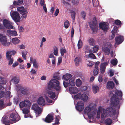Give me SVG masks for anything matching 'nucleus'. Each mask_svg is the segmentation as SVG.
Instances as JSON below:
<instances>
[{"label": "nucleus", "mask_w": 125, "mask_h": 125, "mask_svg": "<svg viewBox=\"0 0 125 125\" xmlns=\"http://www.w3.org/2000/svg\"><path fill=\"white\" fill-rule=\"evenodd\" d=\"M120 108L119 98L115 95L111 98V106L107 108L105 110L103 108L102 109L101 118H104L107 115H110V117H113L116 114H118L119 110Z\"/></svg>", "instance_id": "1"}, {"label": "nucleus", "mask_w": 125, "mask_h": 125, "mask_svg": "<svg viewBox=\"0 0 125 125\" xmlns=\"http://www.w3.org/2000/svg\"><path fill=\"white\" fill-rule=\"evenodd\" d=\"M53 79L51 80L48 83V89L51 90L53 89L58 94L62 91V88L60 82L58 81L60 79V77L57 76H54Z\"/></svg>", "instance_id": "2"}, {"label": "nucleus", "mask_w": 125, "mask_h": 125, "mask_svg": "<svg viewBox=\"0 0 125 125\" xmlns=\"http://www.w3.org/2000/svg\"><path fill=\"white\" fill-rule=\"evenodd\" d=\"M93 20H94V21H92L89 23V26L91 30L93 32H97L98 31V26L97 24V21L96 20V18L94 17Z\"/></svg>", "instance_id": "3"}, {"label": "nucleus", "mask_w": 125, "mask_h": 125, "mask_svg": "<svg viewBox=\"0 0 125 125\" xmlns=\"http://www.w3.org/2000/svg\"><path fill=\"white\" fill-rule=\"evenodd\" d=\"M0 42L4 46H8L10 44V42H8L6 36L2 34H0Z\"/></svg>", "instance_id": "4"}, {"label": "nucleus", "mask_w": 125, "mask_h": 125, "mask_svg": "<svg viewBox=\"0 0 125 125\" xmlns=\"http://www.w3.org/2000/svg\"><path fill=\"white\" fill-rule=\"evenodd\" d=\"M10 15L13 20L15 22H19L20 21L19 14L17 11H13L10 12Z\"/></svg>", "instance_id": "5"}, {"label": "nucleus", "mask_w": 125, "mask_h": 125, "mask_svg": "<svg viewBox=\"0 0 125 125\" xmlns=\"http://www.w3.org/2000/svg\"><path fill=\"white\" fill-rule=\"evenodd\" d=\"M17 9L20 13L22 14V17L23 18H26L27 17L28 11L23 7H18Z\"/></svg>", "instance_id": "6"}, {"label": "nucleus", "mask_w": 125, "mask_h": 125, "mask_svg": "<svg viewBox=\"0 0 125 125\" xmlns=\"http://www.w3.org/2000/svg\"><path fill=\"white\" fill-rule=\"evenodd\" d=\"M31 105L30 102L28 100H25L21 102L19 104L20 108H22L24 107H29Z\"/></svg>", "instance_id": "7"}, {"label": "nucleus", "mask_w": 125, "mask_h": 125, "mask_svg": "<svg viewBox=\"0 0 125 125\" xmlns=\"http://www.w3.org/2000/svg\"><path fill=\"white\" fill-rule=\"evenodd\" d=\"M106 22H101L99 24V28L104 32H107L108 30V26Z\"/></svg>", "instance_id": "8"}, {"label": "nucleus", "mask_w": 125, "mask_h": 125, "mask_svg": "<svg viewBox=\"0 0 125 125\" xmlns=\"http://www.w3.org/2000/svg\"><path fill=\"white\" fill-rule=\"evenodd\" d=\"M10 119L11 121L16 122L20 119V117L18 115L14 113H12L10 115Z\"/></svg>", "instance_id": "9"}, {"label": "nucleus", "mask_w": 125, "mask_h": 125, "mask_svg": "<svg viewBox=\"0 0 125 125\" xmlns=\"http://www.w3.org/2000/svg\"><path fill=\"white\" fill-rule=\"evenodd\" d=\"M54 114L53 113L51 114H49L46 117L45 119H43L45 122L47 123H50L52 122L53 120Z\"/></svg>", "instance_id": "10"}, {"label": "nucleus", "mask_w": 125, "mask_h": 125, "mask_svg": "<svg viewBox=\"0 0 125 125\" xmlns=\"http://www.w3.org/2000/svg\"><path fill=\"white\" fill-rule=\"evenodd\" d=\"M32 109L34 111L35 113L39 115L41 113V109L37 104H34L32 105Z\"/></svg>", "instance_id": "11"}, {"label": "nucleus", "mask_w": 125, "mask_h": 125, "mask_svg": "<svg viewBox=\"0 0 125 125\" xmlns=\"http://www.w3.org/2000/svg\"><path fill=\"white\" fill-rule=\"evenodd\" d=\"M3 24L4 27L7 29H11L13 28V26L11 25L10 21L6 19L3 20Z\"/></svg>", "instance_id": "12"}, {"label": "nucleus", "mask_w": 125, "mask_h": 125, "mask_svg": "<svg viewBox=\"0 0 125 125\" xmlns=\"http://www.w3.org/2000/svg\"><path fill=\"white\" fill-rule=\"evenodd\" d=\"M76 109L79 112H81L84 109V104L82 101H78L75 106Z\"/></svg>", "instance_id": "13"}, {"label": "nucleus", "mask_w": 125, "mask_h": 125, "mask_svg": "<svg viewBox=\"0 0 125 125\" xmlns=\"http://www.w3.org/2000/svg\"><path fill=\"white\" fill-rule=\"evenodd\" d=\"M1 121L2 123L5 125H9L12 123L7 116H4L2 118Z\"/></svg>", "instance_id": "14"}, {"label": "nucleus", "mask_w": 125, "mask_h": 125, "mask_svg": "<svg viewBox=\"0 0 125 125\" xmlns=\"http://www.w3.org/2000/svg\"><path fill=\"white\" fill-rule=\"evenodd\" d=\"M108 64V62H106L101 64L100 66V70L102 73H104L106 66Z\"/></svg>", "instance_id": "15"}, {"label": "nucleus", "mask_w": 125, "mask_h": 125, "mask_svg": "<svg viewBox=\"0 0 125 125\" xmlns=\"http://www.w3.org/2000/svg\"><path fill=\"white\" fill-rule=\"evenodd\" d=\"M123 37L121 36L116 37L115 38L116 43L119 45L123 41Z\"/></svg>", "instance_id": "16"}, {"label": "nucleus", "mask_w": 125, "mask_h": 125, "mask_svg": "<svg viewBox=\"0 0 125 125\" xmlns=\"http://www.w3.org/2000/svg\"><path fill=\"white\" fill-rule=\"evenodd\" d=\"M69 91L71 94H75L77 93L78 92V88L75 87H71L69 88Z\"/></svg>", "instance_id": "17"}, {"label": "nucleus", "mask_w": 125, "mask_h": 125, "mask_svg": "<svg viewBox=\"0 0 125 125\" xmlns=\"http://www.w3.org/2000/svg\"><path fill=\"white\" fill-rule=\"evenodd\" d=\"M114 85L115 84L113 81H108L107 83L106 87L108 89H112L114 88Z\"/></svg>", "instance_id": "18"}, {"label": "nucleus", "mask_w": 125, "mask_h": 125, "mask_svg": "<svg viewBox=\"0 0 125 125\" xmlns=\"http://www.w3.org/2000/svg\"><path fill=\"white\" fill-rule=\"evenodd\" d=\"M16 53V51L14 50L11 51H8L6 52V56H7V57L8 58H10L11 57L12 55H15Z\"/></svg>", "instance_id": "19"}, {"label": "nucleus", "mask_w": 125, "mask_h": 125, "mask_svg": "<svg viewBox=\"0 0 125 125\" xmlns=\"http://www.w3.org/2000/svg\"><path fill=\"white\" fill-rule=\"evenodd\" d=\"M47 93L50 98L53 99L55 97L56 95L55 92L52 91H49Z\"/></svg>", "instance_id": "20"}, {"label": "nucleus", "mask_w": 125, "mask_h": 125, "mask_svg": "<svg viewBox=\"0 0 125 125\" xmlns=\"http://www.w3.org/2000/svg\"><path fill=\"white\" fill-rule=\"evenodd\" d=\"M19 77L17 76H15L12 78L11 81L13 82L15 84H17L19 83Z\"/></svg>", "instance_id": "21"}, {"label": "nucleus", "mask_w": 125, "mask_h": 125, "mask_svg": "<svg viewBox=\"0 0 125 125\" xmlns=\"http://www.w3.org/2000/svg\"><path fill=\"white\" fill-rule=\"evenodd\" d=\"M88 41L90 46H94L95 44V40L93 38H89Z\"/></svg>", "instance_id": "22"}, {"label": "nucleus", "mask_w": 125, "mask_h": 125, "mask_svg": "<svg viewBox=\"0 0 125 125\" xmlns=\"http://www.w3.org/2000/svg\"><path fill=\"white\" fill-rule=\"evenodd\" d=\"M45 103V100L42 97H41L39 98L38 101L37 103L40 105H42L43 104V105H44L43 104Z\"/></svg>", "instance_id": "23"}, {"label": "nucleus", "mask_w": 125, "mask_h": 125, "mask_svg": "<svg viewBox=\"0 0 125 125\" xmlns=\"http://www.w3.org/2000/svg\"><path fill=\"white\" fill-rule=\"evenodd\" d=\"M103 51L104 52L105 54L106 55H109L110 53V50L108 47H104L103 48Z\"/></svg>", "instance_id": "24"}, {"label": "nucleus", "mask_w": 125, "mask_h": 125, "mask_svg": "<svg viewBox=\"0 0 125 125\" xmlns=\"http://www.w3.org/2000/svg\"><path fill=\"white\" fill-rule=\"evenodd\" d=\"M72 76L71 74H66V75H63L62 78L66 81H68L71 78Z\"/></svg>", "instance_id": "25"}, {"label": "nucleus", "mask_w": 125, "mask_h": 125, "mask_svg": "<svg viewBox=\"0 0 125 125\" xmlns=\"http://www.w3.org/2000/svg\"><path fill=\"white\" fill-rule=\"evenodd\" d=\"M116 95H117V96H119L122 97V92L118 90H117L115 91V95H113V96H112L111 98L113 96H114L115 95L117 97H118L119 98V103L120 104V102H119V98H118V96H117Z\"/></svg>", "instance_id": "26"}, {"label": "nucleus", "mask_w": 125, "mask_h": 125, "mask_svg": "<svg viewBox=\"0 0 125 125\" xmlns=\"http://www.w3.org/2000/svg\"><path fill=\"white\" fill-rule=\"evenodd\" d=\"M29 92V90L27 88L22 89L21 91V94L25 95H27Z\"/></svg>", "instance_id": "27"}, {"label": "nucleus", "mask_w": 125, "mask_h": 125, "mask_svg": "<svg viewBox=\"0 0 125 125\" xmlns=\"http://www.w3.org/2000/svg\"><path fill=\"white\" fill-rule=\"evenodd\" d=\"M59 118L60 119V118L59 115H58V116H56L55 119V123H53L52 125H58L60 124V122L59 121Z\"/></svg>", "instance_id": "28"}, {"label": "nucleus", "mask_w": 125, "mask_h": 125, "mask_svg": "<svg viewBox=\"0 0 125 125\" xmlns=\"http://www.w3.org/2000/svg\"><path fill=\"white\" fill-rule=\"evenodd\" d=\"M92 88L93 93L94 94L96 93L98 91H99V88L98 86L94 85L93 86Z\"/></svg>", "instance_id": "29"}, {"label": "nucleus", "mask_w": 125, "mask_h": 125, "mask_svg": "<svg viewBox=\"0 0 125 125\" xmlns=\"http://www.w3.org/2000/svg\"><path fill=\"white\" fill-rule=\"evenodd\" d=\"M92 108L89 106H87L85 109L84 112L85 114H88L89 112H90Z\"/></svg>", "instance_id": "30"}, {"label": "nucleus", "mask_w": 125, "mask_h": 125, "mask_svg": "<svg viewBox=\"0 0 125 125\" xmlns=\"http://www.w3.org/2000/svg\"><path fill=\"white\" fill-rule=\"evenodd\" d=\"M88 96L84 94H81V99L84 101H86L87 100Z\"/></svg>", "instance_id": "31"}, {"label": "nucleus", "mask_w": 125, "mask_h": 125, "mask_svg": "<svg viewBox=\"0 0 125 125\" xmlns=\"http://www.w3.org/2000/svg\"><path fill=\"white\" fill-rule=\"evenodd\" d=\"M20 40L17 38H13L12 39V42L14 44H16L18 43Z\"/></svg>", "instance_id": "32"}, {"label": "nucleus", "mask_w": 125, "mask_h": 125, "mask_svg": "<svg viewBox=\"0 0 125 125\" xmlns=\"http://www.w3.org/2000/svg\"><path fill=\"white\" fill-rule=\"evenodd\" d=\"M104 122L106 125H111L112 123V121L110 118H107L105 120Z\"/></svg>", "instance_id": "33"}, {"label": "nucleus", "mask_w": 125, "mask_h": 125, "mask_svg": "<svg viewBox=\"0 0 125 125\" xmlns=\"http://www.w3.org/2000/svg\"><path fill=\"white\" fill-rule=\"evenodd\" d=\"M74 62L76 65L78 66L79 64L81 62L80 58L76 57L74 59Z\"/></svg>", "instance_id": "34"}, {"label": "nucleus", "mask_w": 125, "mask_h": 125, "mask_svg": "<svg viewBox=\"0 0 125 125\" xmlns=\"http://www.w3.org/2000/svg\"><path fill=\"white\" fill-rule=\"evenodd\" d=\"M99 46L98 45H96L93 48V52L94 53H96L99 50Z\"/></svg>", "instance_id": "35"}, {"label": "nucleus", "mask_w": 125, "mask_h": 125, "mask_svg": "<svg viewBox=\"0 0 125 125\" xmlns=\"http://www.w3.org/2000/svg\"><path fill=\"white\" fill-rule=\"evenodd\" d=\"M76 84L77 86L78 87L80 86L82 84V81L81 80L78 79H77L76 81Z\"/></svg>", "instance_id": "36"}, {"label": "nucleus", "mask_w": 125, "mask_h": 125, "mask_svg": "<svg viewBox=\"0 0 125 125\" xmlns=\"http://www.w3.org/2000/svg\"><path fill=\"white\" fill-rule=\"evenodd\" d=\"M6 107L5 105L4 104L3 101L0 100V110H1Z\"/></svg>", "instance_id": "37"}, {"label": "nucleus", "mask_w": 125, "mask_h": 125, "mask_svg": "<svg viewBox=\"0 0 125 125\" xmlns=\"http://www.w3.org/2000/svg\"><path fill=\"white\" fill-rule=\"evenodd\" d=\"M69 85L71 86H74L75 85L74 80L73 78H71L69 79Z\"/></svg>", "instance_id": "38"}, {"label": "nucleus", "mask_w": 125, "mask_h": 125, "mask_svg": "<svg viewBox=\"0 0 125 125\" xmlns=\"http://www.w3.org/2000/svg\"><path fill=\"white\" fill-rule=\"evenodd\" d=\"M7 59L8 60H9L8 63V65H11L13 63V58H8L7 57V56H6Z\"/></svg>", "instance_id": "39"}, {"label": "nucleus", "mask_w": 125, "mask_h": 125, "mask_svg": "<svg viewBox=\"0 0 125 125\" xmlns=\"http://www.w3.org/2000/svg\"><path fill=\"white\" fill-rule=\"evenodd\" d=\"M54 52L53 54L55 56L58 55V49L57 47L54 46L53 47Z\"/></svg>", "instance_id": "40"}, {"label": "nucleus", "mask_w": 125, "mask_h": 125, "mask_svg": "<svg viewBox=\"0 0 125 125\" xmlns=\"http://www.w3.org/2000/svg\"><path fill=\"white\" fill-rule=\"evenodd\" d=\"M117 62V60L116 59H113L111 61V63L114 65H116Z\"/></svg>", "instance_id": "41"}, {"label": "nucleus", "mask_w": 125, "mask_h": 125, "mask_svg": "<svg viewBox=\"0 0 125 125\" xmlns=\"http://www.w3.org/2000/svg\"><path fill=\"white\" fill-rule=\"evenodd\" d=\"M95 114V112H89L88 114H87L90 118H93L94 117V115Z\"/></svg>", "instance_id": "42"}, {"label": "nucleus", "mask_w": 125, "mask_h": 125, "mask_svg": "<svg viewBox=\"0 0 125 125\" xmlns=\"http://www.w3.org/2000/svg\"><path fill=\"white\" fill-rule=\"evenodd\" d=\"M70 13L72 18L73 19V20H75L76 15V13L74 11L72 10L71 11Z\"/></svg>", "instance_id": "43"}, {"label": "nucleus", "mask_w": 125, "mask_h": 125, "mask_svg": "<svg viewBox=\"0 0 125 125\" xmlns=\"http://www.w3.org/2000/svg\"><path fill=\"white\" fill-rule=\"evenodd\" d=\"M77 46L78 49L81 48L82 46V42L81 39H80L78 42Z\"/></svg>", "instance_id": "44"}, {"label": "nucleus", "mask_w": 125, "mask_h": 125, "mask_svg": "<svg viewBox=\"0 0 125 125\" xmlns=\"http://www.w3.org/2000/svg\"><path fill=\"white\" fill-rule=\"evenodd\" d=\"M64 25L65 28L67 29L70 25V23L69 21L68 20H66L64 22Z\"/></svg>", "instance_id": "45"}, {"label": "nucleus", "mask_w": 125, "mask_h": 125, "mask_svg": "<svg viewBox=\"0 0 125 125\" xmlns=\"http://www.w3.org/2000/svg\"><path fill=\"white\" fill-rule=\"evenodd\" d=\"M60 52L61 55L62 56H63L64 54V53H66L67 52L66 50L65 49L62 48L60 49Z\"/></svg>", "instance_id": "46"}, {"label": "nucleus", "mask_w": 125, "mask_h": 125, "mask_svg": "<svg viewBox=\"0 0 125 125\" xmlns=\"http://www.w3.org/2000/svg\"><path fill=\"white\" fill-rule=\"evenodd\" d=\"M115 23L116 25L118 26H120V27L122 25L121 21L118 20H115Z\"/></svg>", "instance_id": "47"}, {"label": "nucleus", "mask_w": 125, "mask_h": 125, "mask_svg": "<svg viewBox=\"0 0 125 125\" xmlns=\"http://www.w3.org/2000/svg\"><path fill=\"white\" fill-rule=\"evenodd\" d=\"M89 46L88 45H86L84 46L83 48V50L85 52V53H86L88 52L89 48Z\"/></svg>", "instance_id": "48"}, {"label": "nucleus", "mask_w": 125, "mask_h": 125, "mask_svg": "<svg viewBox=\"0 0 125 125\" xmlns=\"http://www.w3.org/2000/svg\"><path fill=\"white\" fill-rule=\"evenodd\" d=\"M81 94L78 93L74 96V98L76 99H81Z\"/></svg>", "instance_id": "49"}, {"label": "nucleus", "mask_w": 125, "mask_h": 125, "mask_svg": "<svg viewBox=\"0 0 125 125\" xmlns=\"http://www.w3.org/2000/svg\"><path fill=\"white\" fill-rule=\"evenodd\" d=\"M23 0L18 1H14L13 2V4L15 5H17L22 4L23 3Z\"/></svg>", "instance_id": "50"}, {"label": "nucleus", "mask_w": 125, "mask_h": 125, "mask_svg": "<svg viewBox=\"0 0 125 125\" xmlns=\"http://www.w3.org/2000/svg\"><path fill=\"white\" fill-rule=\"evenodd\" d=\"M6 83V81L4 79L1 77H0V85L2 84H4Z\"/></svg>", "instance_id": "51"}, {"label": "nucleus", "mask_w": 125, "mask_h": 125, "mask_svg": "<svg viewBox=\"0 0 125 125\" xmlns=\"http://www.w3.org/2000/svg\"><path fill=\"white\" fill-rule=\"evenodd\" d=\"M27 53V52L26 51H25L23 52H22V56L23 58L25 60H26V57Z\"/></svg>", "instance_id": "52"}, {"label": "nucleus", "mask_w": 125, "mask_h": 125, "mask_svg": "<svg viewBox=\"0 0 125 125\" xmlns=\"http://www.w3.org/2000/svg\"><path fill=\"white\" fill-rule=\"evenodd\" d=\"M102 109L99 108L97 113V118H100V114H101V110Z\"/></svg>", "instance_id": "53"}, {"label": "nucleus", "mask_w": 125, "mask_h": 125, "mask_svg": "<svg viewBox=\"0 0 125 125\" xmlns=\"http://www.w3.org/2000/svg\"><path fill=\"white\" fill-rule=\"evenodd\" d=\"M98 68H95L93 71V74L94 76H96L98 74Z\"/></svg>", "instance_id": "54"}, {"label": "nucleus", "mask_w": 125, "mask_h": 125, "mask_svg": "<svg viewBox=\"0 0 125 125\" xmlns=\"http://www.w3.org/2000/svg\"><path fill=\"white\" fill-rule=\"evenodd\" d=\"M33 64L34 67L36 68H38L39 65L38 63L36 62V60L35 59L34 60V62L33 63Z\"/></svg>", "instance_id": "55"}, {"label": "nucleus", "mask_w": 125, "mask_h": 125, "mask_svg": "<svg viewBox=\"0 0 125 125\" xmlns=\"http://www.w3.org/2000/svg\"><path fill=\"white\" fill-rule=\"evenodd\" d=\"M118 29V28L116 26H115L114 27V30L112 31V33H116Z\"/></svg>", "instance_id": "56"}, {"label": "nucleus", "mask_w": 125, "mask_h": 125, "mask_svg": "<svg viewBox=\"0 0 125 125\" xmlns=\"http://www.w3.org/2000/svg\"><path fill=\"white\" fill-rule=\"evenodd\" d=\"M88 56L89 57L94 59H96V57L94 54L92 53H90L89 54Z\"/></svg>", "instance_id": "57"}, {"label": "nucleus", "mask_w": 125, "mask_h": 125, "mask_svg": "<svg viewBox=\"0 0 125 125\" xmlns=\"http://www.w3.org/2000/svg\"><path fill=\"white\" fill-rule=\"evenodd\" d=\"M22 110L23 113L25 115L28 114L29 112V110L27 108H24Z\"/></svg>", "instance_id": "58"}, {"label": "nucleus", "mask_w": 125, "mask_h": 125, "mask_svg": "<svg viewBox=\"0 0 125 125\" xmlns=\"http://www.w3.org/2000/svg\"><path fill=\"white\" fill-rule=\"evenodd\" d=\"M10 92L9 91H7L5 95V97L7 98H10Z\"/></svg>", "instance_id": "59"}, {"label": "nucleus", "mask_w": 125, "mask_h": 125, "mask_svg": "<svg viewBox=\"0 0 125 125\" xmlns=\"http://www.w3.org/2000/svg\"><path fill=\"white\" fill-rule=\"evenodd\" d=\"M81 15L84 20L85 19V17L86 16V13L84 11H82L81 12Z\"/></svg>", "instance_id": "60"}, {"label": "nucleus", "mask_w": 125, "mask_h": 125, "mask_svg": "<svg viewBox=\"0 0 125 125\" xmlns=\"http://www.w3.org/2000/svg\"><path fill=\"white\" fill-rule=\"evenodd\" d=\"M63 83L64 86L65 88H67L68 86L69 85V83L67 82L64 81Z\"/></svg>", "instance_id": "61"}, {"label": "nucleus", "mask_w": 125, "mask_h": 125, "mask_svg": "<svg viewBox=\"0 0 125 125\" xmlns=\"http://www.w3.org/2000/svg\"><path fill=\"white\" fill-rule=\"evenodd\" d=\"M98 80L100 83L102 82L103 80L102 76V75H100L98 77Z\"/></svg>", "instance_id": "62"}, {"label": "nucleus", "mask_w": 125, "mask_h": 125, "mask_svg": "<svg viewBox=\"0 0 125 125\" xmlns=\"http://www.w3.org/2000/svg\"><path fill=\"white\" fill-rule=\"evenodd\" d=\"M5 95L4 92L3 91L0 92V99L4 97Z\"/></svg>", "instance_id": "63"}, {"label": "nucleus", "mask_w": 125, "mask_h": 125, "mask_svg": "<svg viewBox=\"0 0 125 125\" xmlns=\"http://www.w3.org/2000/svg\"><path fill=\"white\" fill-rule=\"evenodd\" d=\"M59 10L58 9H57L55 11V13L54 15L55 16H57L59 13Z\"/></svg>", "instance_id": "64"}]
</instances>
